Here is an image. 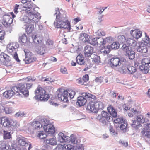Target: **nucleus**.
<instances>
[{"instance_id": "obj_1", "label": "nucleus", "mask_w": 150, "mask_h": 150, "mask_svg": "<svg viewBox=\"0 0 150 150\" xmlns=\"http://www.w3.org/2000/svg\"><path fill=\"white\" fill-rule=\"evenodd\" d=\"M55 13L54 15H56V21L54 23V25L56 28L62 29H67L68 31H71L70 23L68 21L65 14H61L59 8H55Z\"/></svg>"}, {"instance_id": "obj_2", "label": "nucleus", "mask_w": 150, "mask_h": 150, "mask_svg": "<svg viewBox=\"0 0 150 150\" xmlns=\"http://www.w3.org/2000/svg\"><path fill=\"white\" fill-rule=\"evenodd\" d=\"M55 13L54 15H56V21L54 23V25L56 28L62 29H67L68 31H71L70 23L68 21L65 14H61L59 8H55Z\"/></svg>"}, {"instance_id": "obj_3", "label": "nucleus", "mask_w": 150, "mask_h": 150, "mask_svg": "<svg viewBox=\"0 0 150 150\" xmlns=\"http://www.w3.org/2000/svg\"><path fill=\"white\" fill-rule=\"evenodd\" d=\"M45 91L41 87H38L35 91L36 95L34 98L37 100L47 101L49 96L48 94L46 93Z\"/></svg>"}, {"instance_id": "obj_4", "label": "nucleus", "mask_w": 150, "mask_h": 150, "mask_svg": "<svg viewBox=\"0 0 150 150\" xmlns=\"http://www.w3.org/2000/svg\"><path fill=\"white\" fill-rule=\"evenodd\" d=\"M32 85V84L31 83H22L18 84L17 86L19 91L22 94L23 96L27 97L29 96L28 89H29Z\"/></svg>"}, {"instance_id": "obj_5", "label": "nucleus", "mask_w": 150, "mask_h": 150, "mask_svg": "<svg viewBox=\"0 0 150 150\" xmlns=\"http://www.w3.org/2000/svg\"><path fill=\"white\" fill-rule=\"evenodd\" d=\"M148 121L149 120L147 118L144 117L142 115H139L137 116L136 120L131 121L130 124L132 127L137 129L142 126L141 123L146 122Z\"/></svg>"}, {"instance_id": "obj_6", "label": "nucleus", "mask_w": 150, "mask_h": 150, "mask_svg": "<svg viewBox=\"0 0 150 150\" xmlns=\"http://www.w3.org/2000/svg\"><path fill=\"white\" fill-rule=\"evenodd\" d=\"M19 47L18 43L15 42L13 44H11L8 45L7 47V51L9 53H14L13 55L12 56L13 58L18 62H20V60L18 58V54L16 52L18 50V48Z\"/></svg>"}, {"instance_id": "obj_7", "label": "nucleus", "mask_w": 150, "mask_h": 150, "mask_svg": "<svg viewBox=\"0 0 150 150\" xmlns=\"http://www.w3.org/2000/svg\"><path fill=\"white\" fill-rule=\"evenodd\" d=\"M101 115V117L99 119V121L103 125H107L110 122L112 121L113 120V117L106 111H103Z\"/></svg>"}, {"instance_id": "obj_8", "label": "nucleus", "mask_w": 150, "mask_h": 150, "mask_svg": "<svg viewBox=\"0 0 150 150\" xmlns=\"http://www.w3.org/2000/svg\"><path fill=\"white\" fill-rule=\"evenodd\" d=\"M11 90L6 91L3 93V96L8 99L11 98L15 94L18 93L17 95H21L17 86H14L11 88Z\"/></svg>"}, {"instance_id": "obj_9", "label": "nucleus", "mask_w": 150, "mask_h": 150, "mask_svg": "<svg viewBox=\"0 0 150 150\" xmlns=\"http://www.w3.org/2000/svg\"><path fill=\"white\" fill-rule=\"evenodd\" d=\"M122 49L125 52V55L130 60H132L135 58V52L132 50L130 47L125 44L122 46Z\"/></svg>"}, {"instance_id": "obj_10", "label": "nucleus", "mask_w": 150, "mask_h": 150, "mask_svg": "<svg viewBox=\"0 0 150 150\" xmlns=\"http://www.w3.org/2000/svg\"><path fill=\"white\" fill-rule=\"evenodd\" d=\"M25 13L28 15V16H30V19L31 22H34L35 24L40 21L41 16L40 14L38 12L32 11L30 10L25 11Z\"/></svg>"}, {"instance_id": "obj_11", "label": "nucleus", "mask_w": 150, "mask_h": 150, "mask_svg": "<svg viewBox=\"0 0 150 150\" xmlns=\"http://www.w3.org/2000/svg\"><path fill=\"white\" fill-rule=\"evenodd\" d=\"M45 122V124L44 125V129L47 133L50 134H53L55 132V129L53 125L51 124L48 120L43 119L42 120V122Z\"/></svg>"}, {"instance_id": "obj_12", "label": "nucleus", "mask_w": 150, "mask_h": 150, "mask_svg": "<svg viewBox=\"0 0 150 150\" xmlns=\"http://www.w3.org/2000/svg\"><path fill=\"white\" fill-rule=\"evenodd\" d=\"M115 123H118V127L123 132H125L127 128V123L126 121L122 117H118L114 120Z\"/></svg>"}, {"instance_id": "obj_13", "label": "nucleus", "mask_w": 150, "mask_h": 150, "mask_svg": "<svg viewBox=\"0 0 150 150\" xmlns=\"http://www.w3.org/2000/svg\"><path fill=\"white\" fill-rule=\"evenodd\" d=\"M148 39H146L147 41L145 42L144 41V42H140L137 45V47L136 49L137 52L142 53H145L147 52V50L146 45H147L149 42V38L148 37Z\"/></svg>"}, {"instance_id": "obj_14", "label": "nucleus", "mask_w": 150, "mask_h": 150, "mask_svg": "<svg viewBox=\"0 0 150 150\" xmlns=\"http://www.w3.org/2000/svg\"><path fill=\"white\" fill-rule=\"evenodd\" d=\"M121 62L118 57H113L108 60V64L109 66L112 68L115 69L116 67L120 65Z\"/></svg>"}, {"instance_id": "obj_15", "label": "nucleus", "mask_w": 150, "mask_h": 150, "mask_svg": "<svg viewBox=\"0 0 150 150\" xmlns=\"http://www.w3.org/2000/svg\"><path fill=\"white\" fill-rule=\"evenodd\" d=\"M1 123L4 127H9L11 126L13 127L16 126L17 122L15 120L7 118L2 120Z\"/></svg>"}, {"instance_id": "obj_16", "label": "nucleus", "mask_w": 150, "mask_h": 150, "mask_svg": "<svg viewBox=\"0 0 150 150\" xmlns=\"http://www.w3.org/2000/svg\"><path fill=\"white\" fill-rule=\"evenodd\" d=\"M25 57V64H28L36 60V58L33 57V54L29 51H24Z\"/></svg>"}, {"instance_id": "obj_17", "label": "nucleus", "mask_w": 150, "mask_h": 150, "mask_svg": "<svg viewBox=\"0 0 150 150\" xmlns=\"http://www.w3.org/2000/svg\"><path fill=\"white\" fill-rule=\"evenodd\" d=\"M68 93H69L67 91H64L63 93L59 92L57 95L59 100L64 103L68 102Z\"/></svg>"}, {"instance_id": "obj_18", "label": "nucleus", "mask_w": 150, "mask_h": 150, "mask_svg": "<svg viewBox=\"0 0 150 150\" xmlns=\"http://www.w3.org/2000/svg\"><path fill=\"white\" fill-rule=\"evenodd\" d=\"M3 25L7 27L11 26L13 21V19L8 14H5L3 16Z\"/></svg>"}, {"instance_id": "obj_19", "label": "nucleus", "mask_w": 150, "mask_h": 150, "mask_svg": "<svg viewBox=\"0 0 150 150\" xmlns=\"http://www.w3.org/2000/svg\"><path fill=\"white\" fill-rule=\"evenodd\" d=\"M43 119H47L46 118H42L40 120V122L35 121L33 122L32 123V126L33 129H39L42 128L43 126L45 124V122H42V120Z\"/></svg>"}, {"instance_id": "obj_20", "label": "nucleus", "mask_w": 150, "mask_h": 150, "mask_svg": "<svg viewBox=\"0 0 150 150\" xmlns=\"http://www.w3.org/2000/svg\"><path fill=\"white\" fill-rule=\"evenodd\" d=\"M93 48L91 46L86 45L84 48V56L86 57H89L93 54Z\"/></svg>"}, {"instance_id": "obj_21", "label": "nucleus", "mask_w": 150, "mask_h": 150, "mask_svg": "<svg viewBox=\"0 0 150 150\" xmlns=\"http://www.w3.org/2000/svg\"><path fill=\"white\" fill-rule=\"evenodd\" d=\"M95 105V102L90 101L88 104L86 108L91 112L96 113H97V109Z\"/></svg>"}, {"instance_id": "obj_22", "label": "nucleus", "mask_w": 150, "mask_h": 150, "mask_svg": "<svg viewBox=\"0 0 150 150\" xmlns=\"http://www.w3.org/2000/svg\"><path fill=\"white\" fill-rule=\"evenodd\" d=\"M130 34L134 38L137 39L142 36V32L139 29H135L131 30Z\"/></svg>"}, {"instance_id": "obj_23", "label": "nucleus", "mask_w": 150, "mask_h": 150, "mask_svg": "<svg viewBox=\"0 0 150 150\" xmlns=\"http://www.w3.org/2000/svg\"><path fill=\"white\" fill-rule=\"evenodd\" d=\"M58 139L61 143L67 142L69 141V137L64 135L62 132H60L58 134Z\"/></svg>"}, {"instance_id": "obj_24", "label": "nucleus", "mask_w": 150, "mask_h": 150, "mask_svg": "<svg viewBox=\"0 0 150 150\" xmlns=\"http://www.w3.org/2000/svg\"><path fill=\"white\" fill-rule=\"evenodd\" d=\"M86 98L83 96L78 97L76 104L79 107L84 105L87 102Z\"/></svg>"}, {"instance_id": "obj_25", "label": "nucleus", "mask_w": 150, "mask_h": 150, "mask_svg": "<svg viewBox=\"0 0 150 150\" xmlns=\"http://www.w3.org/2000/svg\"><path fill=\"white\" fill-rule=\"evenodd\" d=\"M107 110L110 115L113 117H116L117 115V113L114 107L109 105L107 108Z\"/></svg>"}, {"instance_id": "obj_26", "label": "nucleus", "mask_w": 150, "mask_h": 150, "mask_svg": "<svg viewBox=\"0 0 150 150\" xmlns=\"http://www.w3.org/2000/svg\"><path fill=\"white\" fill-rule=\"evenodd\" d=\"M21 2L23 4V5H21L24 8H28L29 9H31L32 7V2L31 0H22Z\"/></svg>"}, {"instance_id": "obj_27", "label": "nucleus", "mask_w": 150, "mask_h": 150, "mask_svg": "<svg viewBox=\"0 0 150 150\" xmlns=\"http://www.w3.org/2000/svg\"><path fill=\"white\" fill-rule=\"evenodd\" d=\"M10 57L4 53L0 54V62L2 63H5L6 62L10 61Z\"/></svg>"}, {"instance_id": "obj_28", "label": "nucleus", "mask_w": 150, "mask_h": 150, "mask_svg": "<svg viewBox=\"0 0 150 150\" xmlns=\"http://www.w3.org/2000/svg\"><path fill=\"white\" fill-rule=\"evenodd\" d=\"M122 69L124 73H126L127 72L129 74H132L135 72L136 71V68L133 66L127 67V69H123L122 68Z\"/></svg>"}, {"instance_id": "obj_29", "label": "nucleus", "mask_w": 150, "mask_h": 150, "mask_svg": "<svg viewBox=\"0 0 150 150\" xmlns=\"http://www.w3.org/2000/svg\"><path fill=\"white\" fill-rule=\"evenodd\" d=\"M88 36V35L87 34L85 33H81L79 37V39L80 41L83 42H87L88 43V42L89 41Z\"/></svg>"}, {"instance_id": "obj_30", "label": "nucleus", "mask_w": 150, "mask_h": 150, "mask_svg": "<svg viewBox=\"0 0 150 150\" xmlns=\"http://www.w3.org/2000/svg\"><path fill=\"white\" fill-rule=\"evenodd\" d=\"M43 142L45 143H47L52 145H56L57 143L56 138L54 137L44 140Z\"/></svg>"}, {"instance_id": "obj_31", "label": "nucleus", "mask_w": 150, "mask_h": 150, "mask_svg": "<svg viewBox=\"0 0 150 150\" xmlns=\"http://www.w3.org/2000/svg\"><path fill=\"white\" fill-rule=\"evenodd\" d=\"M29 40L28 39L26 35L24 34L21 37H19V42L20 43L22 42V45H24L25 44L28 43Z\"/></svg>"}, {"instance_id": "obj_32", "label": "nucleus", "mask_w": 150, "mask_h": 150, "mask_svg": "<svg viewBox=\"0 0 150 150\" xmlns=\"http://www.w3.org/2000/svg\"><path fill=\"white\" fill-rule=\"evenodd\" d=\"M32 38L34 42L36 44H38L42 41V38L39 35H33Z\"/></svg>"}, {"instance_id": "obj_33", "label": "nucleus", "mask_w": 150, "mask_h": 150, "mask_svg": "<svg viewBox=\"0 0 150 150\" xmlns=\"http://www.w3.org/2000/svg\"><path fill=\"white\" fill-rule=\"evenodd\" d=\"M18 144L22 146H27L28 144L27 143L26 139L24 138H18L17 139Z\"/></svg>"}, {"instance_id": "obj_34", "label": "nucleus", "mask_w": 150, "mask_h": 150, "mask_svg": "<svg viewBox=\"0 0 150 150\" xmlns=\"http://www.w3.org/2000/svg\"><path fill=\"white\" fill-rule=\"evenodd\" d=\"M77 63L79 64L82 65L84 64V57L81 54H79L76 58Z\"/></svg>"}, {"instance_id": "obj_35", "label": "nucleus", "mask_w": 150, "mask_h": 150, "mask_svg": "<svg viewBox=\"0 0 150 150\" xmlns=\"http://www.w3.org/2000/svg\"><path fill=\"white\" fill-rule=\"evenodd\" d=\"M145 128L143 129L141 132L142 137L147 138H150V131Z\"/></svg>"}, {"instance_id": "obj_36", "label": "nucleus", "mask_w": 150, "mask_h": 150, "mask_svg": "<svg viewBox=\"0 0 150 150\" xmlns=\"http://www.w3.org/2000/svg\"><path fill=\"white\" fill-rule=\"evenodd\" d=\"M10 146L5 142H0V150H6L10 148Z\"/></svg>"}, {"instance_id": "obj_37", "label": "nucleus", "mask_w": 150, "mask_h": 150, "mask_svg": "<svg viewBox=\"0 0 150 150\" xmlns=\"http://www.w3.org/2000/svg\"><path fill=\"white\" fill-rule=\"evenodd\" d=\"M70 139L69 141L67 142H71V143L73 144H77L79 142V140H78L77 138L74 135L72 134L70 137H69Z\"/></svg>"}, {"instance_id": "obj_38", "label": "nucleus", "mask_w": 150, "mask_h": 150, "mask_svg": "<svg viewBox=\"0 0 150 150\" xmlns=\"http://www.w3.org/2000/svg\"><path fill=\"white\" fill-rule=\"evenodd\" d=\"M126 42L129 46H132V47H135L137 45L136 41L130 38L127 39Z\"/></svg>"}, {"instance_id": "obj_39", "label": "nucleus", "mask_w": 150, "mask_h": 150, "mask_svg": "<svg viewBox=\"0 0 150 150\" xmlns=\"http://www.w3.org/2000/svg\"><path fill=\"white\" fill-rule=\"evenodd\" d=\"M26 31L28 33H31L34 29V25L32 23H28L26 25Z\"/></svg>"}, {"instance_id": "obj_40", "label": "nucleus", "mask_w": 150, "mask_h": 150, "mask_svg": "<svg viewBox=\"0 0 150 150\" xmlns=\"http://www.w3.org/2000/svg\"><path fill=\"white\" fill-rule=\"evenodd\" d=\"M96 108L97 109V112L99 110H102L104 108V104L100 101H98L95 103Z\"/></svg>"}, {"instance_id": "obj_41", "label": "nucleus", "mask_w": 150, "mask_h": 150, "mask_svg": "<svg viewBox=\"0 0 150 150\" xmlns=\"http://www.w3.org/2000/svg\"><path fill=\"white\" fill-rule=\"evenodd\" d=\"M82 95L84 96L87 98L90 99H96V96L88 93H83L82 94Z\"/></svg>"}, {"instance_id": "obj_42", "label": "nucleus", "mask_w": 150, "mask_h": 150, "mask_svg": "<svg viewBox=\"0 0 150 150\" xmlns=\"http://www.w3.org/2000/svg\"><path fill=\"white\" fill-rule=\"evenodd\" d=\"M103 47L104 48L100 50L101 52L103 53V54H106L109 53L110 51V46L108 45H107V46L106 47L105 45V46Z\"/></svg>"}, {"instance_id": "obj_43", "label": "nucleus", "mask_w": 150, "mask_h": 150, "mask_svg": "<svg viewBox=\"0 0 150 150\" xmlns=\"http://www.w3.org/2000/svg\"><path fill=\"white\" fill-rule=\"evenodd\" d=\"M21 20L24 21V22L27 23H30V21H31V20L30 19V16H29L28 15V16H22L21 17Z\"/></svg>"}, {"instance_id": "obj_44", "label": "nucleus", "mask_w": 150, "mask_h": 150, "mask_svg": "<svg viewBox=\"0 0 150 150\" xmlns=\"http://www.w3.org/2000/svg\"><path fill=\"white\" fill-rule=\"evenodd\" d=\"M10 133L7 131L4 130L3 138L5 139H9L11 138Z\"/></svg>"}, {"instance_id": "obj_45", "label": "nucleus", "mask_w": 150, "mask_h": 150, "mask_svg": "<svg viewBox=\"0 0 150 150\" xmlns=\"http://www.w3.org/2000/svg\"><path fill=\"white\" fill-rule=\"evenodd\" d=\"M38 137L42 139H44L47 137V135L43 131H40L38 134Z\"/></svg>"}, {"instance_id": "obj_46", "label": "nucleus", "mask_w": 150, "mask_h": 150, "mask_svg": "<svg viewBox=\"0 0 150 150\" xmlns=\"http://www.w3.org/2000/svg\"><path fill=\"white\" fill-rule=\"evenodd\" d=\"M131 112H128V115L130 117H132L133 116L134 114V115H138L139 112L137 111L136 110H135L134 108H132L130 110Z\"/></svg>"}, {"instance_id": "obj_47", "label": "nucleus", "mask_w": 150, "mask_h": 150, "mask_svg": "<svg viewBox=\"0 0 150 150\" xmlns=\"http://www.w3.org/2000/svg\"><path fill=\"white\" fill-rule=\"evenodd\" d=\"M5 35V31L4 30L0 29V42L2 43L4 41Z\"/></svg>"}, {"instance_id": "obj_48", "label": "nucleus", "mask_w": 150, "mask_h": 150, "mask_svg": "<svg viewBox=\"0 0 150 150\" xmlns=\"http://www.w3.org/2000/svg\"><path fill=\"white\" fill-rule=\"evenodd\" d=\"M97 37L92 38L91 40H89L88 43L93 45H96L98 44Z\"/></svg>"}, {"instance_id": "obj_49", "label": "nucleus", "mask_w": 150, "mask_h": 150, "mask_svg": "<svg viewBox=\"0 0 150 150\" xmlns=\"http://www.w3.org/2000/svg\"><path fill=\"white\" fill-rule=\"evenodd\" d=\"M64 150H74V148L73 146L71 145H63Z\"/></svg>"}, {"instance_id": "obj_50", "label": "nucleus", "mask_w": 150, "mask_h": 150, "mask_svg": "<svg viewBox=\"0 0 150 150\" xmlns=\"http://www.w3.org/2000/svg\"><path fill=\"white\" fill-rule=\"evenodd\" d=\"M109 130L110 134L113 136H116L117 135V132L115 131L114 129H113V127L112 125L110 126Z\"/></svg>"}, {"instance_id": "obj_51", "label": "nucleus", "mask_w": 150, "mask_h": 150, "mask_svg": "<svg viewBox=\"0 0 150 150\" xmlns=\"http://www.w3.org/2000/svg\"><path fill=\"white\" fill-rule=\"evenodd\" d=\"M118 40L120 44L123 43L126 41L125 37L123 35L119 36Z\"/></svg>"}, {"instance_id": "obj_52", "label": "nucleus", "mask_w": 150, "mask_h": 150, "mask_svg": "<svg viewBox=\"0 0 150 150\" xmlns=\"http://www.w3.org/2000/svg\"><path fill=\"white\" fill-rule=\"evenodd\" d=\"M97 38L98 44H97V45H100V46L102 45L103 46H105L103 44V42H104V40L103 39L100 37H97Z\"/></svg>"}, {"instance_id": "obj_53", "label": "nucleus", "mask_w": 150, "mask_h": 150, "mask_svg": "<svg viewBox=\"0 0 150 150\" xmlns=\"http://www.w3.org/2000/svg\"><path fill=\"white\" fill-rule=\"evenodd\" d=\"M112 38L111 36H109V37L106 38L105 39H103L104 40V45H105L107 43L110 42L111 40H112Z\"/></svg>"}, {"instance_id": "obj_54", "label": "nucleus", "mask_w": 150, "mask_h": 150, "mask_svg": "<svg viewBox=\"0 0 150 150\" xmlns=\"http://www.w3.org/2000/svg\"><path fill=\"white\" fill-rule=\"evenodd\" d=\"M25 114L23 112L19 111L15 114V116L16 117H21L25 115Z\"/></svg>"}, {"instance_id": "obj_55", "label": "nucleus", "mask_w": 150, "mask_h": 150, "mask_svg": "<svg viewBox=\"0 0 150 150\" xmlns=\"http://www.w3.org/2000/svg\"><path fill=\"white\" fill-rule=\"evenodd\" d=\"M109 46H110V49H117L119 48V46H118L117 44L115 42H113Z\"/></svg>"}, {"instance_id": "obj_56", "label": "nucleus", "mask_w": 150, "mask_h": 150, "mask_svg": "<svg viewBox=\"0 0 150 150\" xmlns=\"http://www.w3.org/2000/svg\"><path fill=\"white\" fill-rule=\"evenodd\" d=\"M43 49V48L40 47L39 49H36V51L38 54L40 55H43L45 52V50Z\"/></svg>"}, {"instance_id": "obj_57", "label": "nucleus", "mask_w": 150, "mask_h": 150, "mask_svg": "<svg viewBox=\"0 0 150 150\" xmlns=\"http://www.w3.org/2000/svg\"><path fill=\"white\" fill-rule=\"evenodd\" d=\"M95 33L98 36H104L105 35V33L101 30H99L98 32Z\"/></svg>"}, {"instance_id": "obj_58", "label": "nucleus", "mask_w": 150, "mask_h": 150, "mask_svg": "<svg viewBox=\"0 0 150 150\" xmlns=\"http://www.w3.org/2000/svg\"><path fill=\"white\" fill-rule=\"evenodd\" d=\"M54 42L50 39H47L46 41V45L50 47H52L53 45Z\"/></svg>"}, {"instance_id": "obj_59", "label": "nucleus", "mask_w": 150, "mask_h": 150, "mask_svg": "<svg viewBox=\"0 0 150 150\" xmlns=\"http://www.w3.org/2000/svg\"><path fill=\"white\" fill-rule=\"evenodd\" d=\"M4 111L7 114H10L11 112V108L9 107H4Z\"/></svg>"}, {"instance_id": "obj_60", "label": "nucleus", "mask_w": 150, "mask_h": 150, "mask_svg": "<svg viewBox=\"0 0 150 150\" xmlns=\"http://www.w3.org/2000/svg\"><path fill=\"white\" fill-rule=\"evenodd\" d=\"M51 78H43V81H47V83H52V82H54V81L51 80Z\"/></svg>"}, {"instance_id": "obj_61", "label": "nucleus", "mask_w": 150, "mask_h": 150, "mask_svg": "<svg viewBox=\"0 0 150 150\" xmlns=\"http://www.w3.org/2000/svg\"><path fill=\"white\" fill-rule=\"evenodd\" d=\"M64 150L63 145L59 144L54 149V150Z\"/></svg>"}, {"instance_id": "obj_62", "label": "nucleus", "mask_w": 150, "mask_h": 150, "mask_svg": "<svg viewBox=\"0 0 150 150\" xmlns=\"http://www.w3.org/2000/svg\"><path fill=\"white\" fill-rule=\"evenodd\" d=\"M75 150H84V148L81 144L77 145L74 148Z\"/></svg>"}, {"instance_id": "obj_63", "label": "nucleus", "mask_w": 150, "mask_h": 150, "mask_svg": "<svg viewBox=\"0 0 150 150\" xmlns=\"http://www.w3.org/2000/svg\"><path fill=\"white\" fill-rule=\"evenodd\" d=\"M75 94V92L74 91H72L71 93H69L68 97H69L71 99H72Z\"/></svg>"}, {"instance_id": "obj_64", "label": "nucleus", "mask_w": 150, "mask_h": 150, "mask_svg": "<svg viewBox=\"0 0 150 150\" xmlns=\"http://www.w3.org/2000/svg\"><path fill=\"white\" fill-rule=\"evenodd\" d=\"M82 79L84 82H87L89 80L88 75L87 74H86L83 76Z\"/></svg>"}]
</instances>
